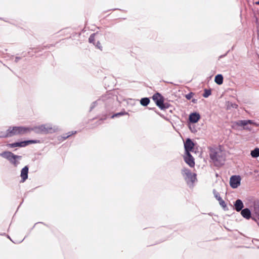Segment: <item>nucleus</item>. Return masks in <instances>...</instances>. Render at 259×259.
Returning a JSON list of instances; mask_svg holds the SVG:
<instances>
[{"mask_svg": "<svg viewBox=\"0 0 259 259\" xmlns=\"http://www.w3.org/2000/svg\"><path fill=\"white\" fill-rule=\"evenodd\" d=\"M210 157L214 164L217 166L223 164L225 160V152L219 148H213L210 150Z\"/></svg>", "mask_w": 259, "mask_h": 259, "instance_id": "f257e3e1", "label": "nucleus"}, {"mask_svg": "<svg viewBox=\"0 0 259 259\" xmlns=\"http://www.w3.org/2000/svg\"><path fill=\"white\" fill-rule=\"evenodd\" d=\"M30 133L34 131L36 134H52L57 132L59 128L57 126L53 125L51 124H45L33 127H30Z\"/></svg>", "mask_w": 259, "mask_h": 259, "instance_id": "f03ea898", "label": "nucleus"}, {"mask_svg": "<svg viewBox=\"0 0 259 259\" xmlns=\"http://www.w3.org/2000/svg\"><path fill=\"white\" fill-rule=\"evenodd\" d=\"M30 127L10 126L7 130V136L11 137L18 135H24L30 133Z\"/></svg>", "mask_w": 259, "mask_h": 259, "instance_id": "7ed1b4c3", "label": "nucleus"}, {"mask_svg": "<svg viewBox=\"0 0 259 259\" xmlns=\"http://www.w3.org/2000/svg\"><path fill=\"white\" fill-rule=\"evenodd\" d=\"M0 156L8 160L15 166H17L19 164V160L21 159V156L15 155L10 151H5L0 153Z\"/></svg>", "mask_w": 259, "mask_h": 259, "instance_id": "20e7f679", "label": "nucleus"}, {"mask_svg": "<svg viewBox=\"0 0 259 259\" xmlns=\"http://www.w3.org/2000/svg\"><path fill=\"white\" fill-rule=\"evenodd\" d=\"M182 175L188 185L190 187L193 186L194 183L196 181V175L187 168L182 169Z\"/></svg>", "mask_w": 259, "mask_h": 259, "instance_id": "39448f33", "label": "nucleus"}, {"mask_svg": "<svg viewBox=\"0 0 259 259\" xmlns=\"http://www.w3.org/2000/svg\"><path fill=\"white\" fill-rule=\"evenodd\" d=\"M112 101L113 99L109 95H105L103 96L101 98H100L91 104L90 107V110H93L96 106L106 104L107 103H110Z\"/></svg>", "mask_w": 259, "mask_h": 259, "instance_id": "423d86ee", "label": "nucleus"}, {"mask_svg": "<svg viewBox=\"0 0 259 259\" xmlns=\"http://www.w3.org/2000/svg\"><path fill=\"white\" fill-rule=\"evenodd\" d=\"M152 99L156 103V105L161 110L165 109L168 108V106L163 103V98L158 93L155 94Z\"/></svg>", "mask_w": 259, "mask_h": 259, "instance_id": "0eeeda50", "label": "nucleus"}, {"mask_svg": "<svg viewBox=\"0 0 259 259\" xmlns=\"http://www.w3.org/2000/svg\"><path fill=\"white\" fill-rule=\"evenodd\" d=\"M40 141L39 140H27L22 141L20 142H16L11 144H8L7 146L10 148H15L17 147H24L26 146L27 145L31 144H36V143H40Z\"/></svg>", "mask_w": 259, "mask_h": 259, "instance_id": "6e6552de", "label": "nucleus"}, {"mask_svg": "<svg viewBox=\"0 0 259 259\" xmlns=\"http://www.w3.org/2000/svg\"><path fill=\"white\" fill-rule=\"evenodd\" d=\"M253 216L252 219L253 220L259 227V201H255L253 204L252 209Z\"/></svg>", "mask_w": 259, "mask_h": 259, "instance_id": "1a4fd4ad", "label": "nucleus"}, {"mask_svg": "<svg viewBox=\"0 0 259 259\" xmlns=\"http://www.w3.org/2000/svg\"><path fill=\"white\" fill-rule=\"evenodd\" d=\"M234 124L240 126H243L244 129H249V128L247 126L249 124L255 125L257 126V124L253 120H238L235 122Z\"/></svg>", "mask_w": 259, "mask_h": 259, "instance_id": "9d476101", "label": "nucleus"}, {"mask_svg": "<svg viewBox=\"0 0 259 259\" xmlns=\"http://www.w3.org/2000/svg\"><path fill=\"white\" fill-rule=\"evenodd\" d=\"M241 178L239 176H232L230 180V184L232 188H237L240 185Z\"/></svg>", "mask_w": 259, "mask_h": 259, "instance_id": "9b49d317", "label": "nucleus"}, {"mask_svg": "<svg viewBox=\"0 0 259 259\" xmlns=\"http://www.w3.org/2000/svg\"><path fill=\"white\" fill-rule=\"evenodd\" d=\"M194 146V143L190 139H187L184 143V147L186 153H190L192 151Z\"/></svg>", "mask_w": 259, "mask_h": 259, "instance_id": "f8f14e48", "label": "nucleus"}, {"mask_svg": "<svg viewBox=\"0 0 259 259\" xmlns=\"http://www.w3.org/2000/svg\"><path fill=\"white\" fill-rule=\"evenodd\" d=\"M185 161L190 166L194 167L195 165L194 159L190 153H186L184 157Z\"/></svg>", "mask_w": 259, "mask_h": 259, "instance_id": "ddd939ff", "label": "nucleus"}, {"mask_svg": "<svg viewBox=\"0 0 259 259\" xmlns=\"http://www.w3.org/2000/svg\"><path fill=\"white\" fill-rule=\"evenodd\" d=\"M28 167L25 166L21 171V182H24L28 178Z\"/></svg>", "mask_w": 259, "mask_h": 259, "instance_id": "4468645a", "label": "nucleus"}, {"mask_svg": "<svg viewBox=\"0 0 259 259\" xmlns=\"http://www.w3.org/2000/svg\"><path fill=\"white\" fill-rule=\"evenodd\" d=\"M234 205L235 209L238 212L242 210L244 207L243 203L240 199L236 200L234 202Z\"/></svg>", "mask_w": 259, "mask_h": 259, "instance_id": "2eb2a0df", "label": "nucleus"}, {"mask_svg": "<svg viewBox=\"0 0 259 259\" xmlns=\"http://www.w3.org/2000/svg\"><path fill=\"white\" fill-rule=\"evenodd\" d=\"M200 118V116L199 114L197 113H193L189 116V120L191 122L196 123L199 120Z\"/></svg>", "mask_w": 259, "mask_h": 259, "instance_id": "dca6fc26", "label": "nucleus"}, {"mask_svg": "<svg viewBox=\"0 0 259 259\" xmlns=\"http://www.w3.org/2000/svg\"><path fill=\"white\" fill-rule=\"evenodd\" d=\"M241 211V214L244 218L247 220L251 218H252L251 216V211L248 208H244Z\"/></svg>", "mask_w": 259, "mask_h": 259, "instance_id": "f3484780", "label": "nucleus"}, {"mask_svg": "<svg viewBox=\"0 0 259 259\" xmlns=\"http://www.w3.org/2000/svg\"><path fill=\"white\" fill-rule=\"evenodd\" d=\"M215 82L219 85H221L223 82V76L222 74H218L214 78Z\"/></svg>", "mask_w": 259, "mask_h": 259, "instance_id": "a211bd4d", "label": "nucleus"}, {"mask_svg": "<svg viewBox=\"0 0 259 259\" xmlns=\"http://www.w3.org/2000/svg\"><path fill=\"white\" fill-rule=\"evenodd\" d=\"M149 102L150 100L148 98H143L141 99L140 101V103L141 104V105L144 106L148 105Z\"/></svg>", "mask_w": 259, "mask_h": 259, "instance_id": "6ab92c4d", "label": "nucleus"}, {"mask_svg": "<svg viewBox=\"0 0 259 259\" xmlns=\"http://www.w3.org/2000/svg\"><path fill=\"white\" fill-rule=\"evenodd\" d=\"M251 155L252 157L256 158L259 156V149L255 148L251 152Z\"/></svg>", "mask_w": 259, "mask_h": 259, "instance_id": "aec40b11", "label": "nucleus"}, {"mask_svg": "<svg viewBox=\"0 0 259 259\" xmlns=\"http://www.w3.org/2000/svg\"><path fill=\"white\" fill-rule=\"evenodd\" d=\"M213 195H214L215 198L218 200H220V199H221L222 198L220 196V195L219 193V192H218L216 190H213Z\"/></svg>", "mask_w": 259, "mask_h": 259, "instance_id": "412c9836", "label": "nucleus"}, {"mask_svg": "<svg viewBox=\"0 0 259 259\" xmlns=\"http://www.w3.org/2000/svg\"><path fill=\"white\" fill-rule=\"evenodd\" d=\"M95 34H96L95 33H93L90 35V36L89 38V41L90 43H93V44H95L94 41H95Z\"/></svg>", "mask_w": 259, "mask_h": 259, "instance_id": "4be33fe9", "label": "nucleus"}, {"mask_svg": "<svg viewBox=\"0 0 259 259\" xmlns=\"http://www.w3.org/2000/svg\"><path fill=\"white\" fill-rule=\"evenodd\" d=\"M7 130L6 131H0V138H8Z\"/></svg>", "mask_w": 259, "mask_h": 259, "instance_id": "5701e85b", "label": "nucleus"}, {"mask_svg": "<svg viewBox=\"0 0 259 259\" xmlns=\"http://www.w3.org/2000/svg\"><path fill=\"white\" fill-rule=\"evenodd\" d=\"M76 133V131L69 132L68 133L65 134L64 135V136L63 137V138L64 139V140H65V139H67V138L69 137L72 135H73V134H75Z\"/></svg>", "mask_w": 259, "mask_h": 259, "instance_id": "b1692460", "label": "nucleus"}, {"mask_svg": "<svg viewBox=\"0 0 259 259\" xmlns=\"http://www.w3.org/2000/svg\"><path fill=\"white\" fill-rule=\"evenodd\" d=\"M211 94V91L210 90H205L204 91V93L203 95V96L204 98H207L209 96H210Z\"/></svg>", "mask_w": 259, "mask_h": 259, "instance_id": "393cba45", "label": "nucleus"}, {"mask_svg": "<svg viewBox=\"0 0 259 259\" xmlns=\"http://www.w3.org/2000/svg\"><path fill=\"white\" fill-rule=\"evenodd\" d=\"M219 202V203L220 205L223 207V208H225L226 207V204L225 202L223 200L222 198L218 200Z\"/></svg>", "mask_w": 259, "mask_h": 259, "instance_id": "a878e982", "label": "nucleus"}, {"mask_svg": "<svg viewBox=\"0 0 259 259\" xmlns=\"http://www.w3.org/2000/svg\"><path fill=\"white\" fill-rule=\"evenodd\" d=\"M126 114H127V113L125 112H119V113L114 114L111 117L114 118L115 117L122 115Z\"/></svg>", "mask_w": 259, "mask_h": 259, "instance_id": "bb28decb", "label": "nucleus"}, {"mask_svg": "<svg viewBox=\"0 0 259 259\" xmlns=\"http://www.w3.org/2000/svg\"><path fill=\"white\" fill-rule=\"evenodd\" d=\"M94 45L96 46V47L97 48L99 49L100 50H101V49H102V46H101V44H100V42L99 41H98L97 42V43H96V44H95Z\"/></svg>", "mask_w": 259, "mask_h": 259, "instance_id": "cd10ccee", "label": "nucleus"}, {"mask_svg": "<svg viewBox=\"0 0 259 259\" xmlns=\"http://www.w3.org/2000/svg\"><path fill=\"white\" fill-rule=\"evenodd\" d=\"M186 97L187 99H190L192 97L191 94H189L186 96Z\"/></svg>", "mask_w": 259, "mask_h": 259, "instance_id": "c85d7f7f", "label": "nucleus"}, {"mask_svg": "<svg viewBox=\"0 0 259 259\" xmlns=\"http://www.w3.org/2000/svg\"><path fill=\"white\" fill-rule=\"evenodd\" d=\"M20 58H19V57H16V58H15V61H16V62H17L19 60H20Z\"/></svg>", "mask_w": 259, "mask_h": 259, "instance_id": "c756f323", "label": "nucleus"}, {"mask_svg": "<svg viewBox=\"0 0 259 259\" xmlns=\"http://www.w3.org/2000/svg\"><path fill=\"white\" fill-rule=\"evenodd\" d=\"M255 5H259V1L254 3Z\"/></svg>", "mask_w": 259, "mask_h": 259, "instance_id": "7c9ffc66", "label": "nucleus"}, {"mask_svg": "<svg viewBox=\"0 0 259 259\" xmlns=\"http://www.w3.org/2000/svg\"><path fill=\"white\" fill-rule=\"evenodd\" d=\"M233 107H235V108H237V105L236 104H235V105H234V106H233Z\"/></svg>", "mask_w": 259, "mask_h": 259, "instance_id": "2f4dec72", "label": "nucleus"}]
</instances>
